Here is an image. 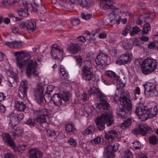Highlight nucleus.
I'll list each match as a JSON object with an SVG mask.
<instances>
[{
    "label": "nucleus",
    "mask_w": 158,
    "mask_h": 158,
    "mask_svg": "<svg viewBox=\"0 0 158 158\" xmlns=\"http://www.w3.org/2000/svg\"><path fill=\"white\" fill-rule=\"evenodd\" d=\"M52 100L55 105L59 106L61 104L62 99L60 95L57 94L54 95L52 97Z\"/></svg>",
    "instance_id": "nucleus-25"
},
{
    "label": "nucleus",
    "mask_w": 158,
    "mask_h": 158,
    "mask_svg": "<svg viewBox=\"0 0 158 158\" xmlns=\"http://www.w3.org/2000/svg\"><path fill=\"white\" fill-rule=\"evenodd\" d=\"M35 119L34 118H28L25 122V123L31 127H34L35 124Z\"/></svg>",
    "instance_id": "nucleus-42"
},
{
    "label": "nucleus",
    "mask_w": 158,
    "mask_h": 158,
    "mask_svg": "<svg viewBox=\"0 0 158 158\" xmlns=\"http://www.w3.org/2000/svg\"><path fill=\"white\" fill-rule=\"evenodd\" d=\"M43 88L40 85H37L34 89L33 95L36 102L39 104L43 101Z\"/></svg>",
    "instance_id": "nucleus-12"
},
{
    "label": "nucleus",
    "mask_w": 158,
    "mask_h": 158,
    "mask_svg": "<svg viewBox=\"0 0 158 158\" xmlns=\"http://www.w3.org/2000/svg\"><path fill=\"white\" fill-rule=\"evenodd\" d=\"M23 132V130H22V128L21 127H18L16 129L13 135L15 136H18L21 135Z\"/></svg>",
    "instance_id": "nucleus-50"
},
{
    "label": "nucleus",
    "mask_w": 158,
    "mask_h": 158,
    "mask_svg": "<svg viewBox=\"0 0 158 158\" xmlns=\"http://www.w3.org/2000/svg\"><path fill=\"white\" fill-rule=\"evenodd\" d=\"M19 27L21 28H23L24 27L26 28V21L25 22H20V23H19Z\"/></svg>",
    "instance_id": "nucleus-61"
},
{
    "label": "nucleus",
    "mask_w": 158,
    "mask_h": 158,
    "mask_svg": "<svg viewBox=\"0 0 158 158\" xmlns=\"http://www.w3.org/2000/svg\"><path fill=\"white\" fill-rule=\"evenodd\" d=\"M131 146V148L134 150L140 149L143 147L142 145L141 144L140 142L137 141H134L132 143Z\"/></svg>",
    "instance_id": "nucleus-34"
},
{
    "label": "nucleus",
    "mask_w": 158,
    "mask_h": 158,
    "mask_svg": "<svg viewBox=\"0 0 158 158\" xmlns=\"http://www.w3.org/2000/svg\"><path fill=\"white\" fill-rule=\"evenodd\" d=\"M101 141V138L99 137L98 136L94 139L92 140L91 143L93 144H97L99 143Z\"/></svg>",
    "instance_id": "nucleus-53"
},
{
    "label": "nucleus",
    "mask_w": 158,
    "mask_h": 158,
    "mask_svg": "<svg viewBox=\"0 0 158 158\" xmlns=\"http://www.w3.org/2000/svg\"><path fill=\"white\" fill-rule=\"evenodd\" d=\"M33 2L35 6H41V0H33Z\"/></svg>",
    "instance_id": "nucleus-64"
},
{
    "label": "nucleus",
    "mask_w": 158,
    "mask_h": 158,
    "mask_svg": "<svg viewBox=\"0 0 158 158\" xmlns=\"http://www.w3.org/2000/svg\"><path fill=\"white\" fill-rule=\"evenodd\" d=\"M105 75L110 77V80L113 84H118L119 81V77L115 73L111 70L106 71Z\"/></svg>",
    "instance_id": "nucleus-15"
},
{
    "label": "nucleus",
    "mask_w": 158,
    "mask_h": 158,
    "mask_svg": "<svg viewBox=\"0 0 158 158\" xmlns=\"http://www.w3.org/2000/svg\"><path fill=\"white\" fill-rule=\"evenodd\" d=\"M15 103L16 109L19 111H23L26 107V104L22 102L16 100Z\"/></svg>",
    "instance_id": "nucleus-22"
},
{
    "label": "nucleus",
    "mask_w": 158,
    "mask_h": 158,
    "mask_svg": "<svg viewBox=\"0 0 158 158\" xmlns=\"http://www.w3.org/2000/svg\"><path fill=\"white\" fill-rule=\"evenodd\" d=\"M21 112V111H20L17 114V117L19 119V122L24 117V113Z\"/></svg>",
    "instance_id": "nucleus-56"
},
{
    "label": "nucleus",
    "mask_w": 158,
    "mask_h": 158,
    "mask_svg": "<svg viewBox=\"0 0 158 158\" xmlns=\"http://www.w3.org/2000/svg\"><path fill=\"white\" fill-rule=\"evenodd\" d=\"M27 146L26 144H20L19 146L17 147L15 145L14 148H12L15 151L18 152L22 153L25 150V147Z\"/></svg>",
    "instance_id": "nucleus-33"
},
{
    "label": "nucleus",
    "mask_w": 158,
    "mask_h": 158,
    "mask_svg": "<svg viewBox=\"0 0 158 158\" xmlns=\"http://www.w3.org/2000/svg\"><path fill=\"white\" fill-rule=\"evenodd\" d=\"M70 22L71 24L74 26L78 25L80 23V21L78 19L74 18L71 19Z\"/></svg>",
    "instance_id": "nucleus-49"
},
{
    "label": "nucleus",
    "mask_w": 158,
    "mask_h": 158,
    "mask_svg": "<svg viewBox=\"0 0 158 158\" xmlns=\"http://www.w3.org/2000/svg\"><path fill=\"white\" fill-rule=\"evenodd\" d=\"M83 72H88L90 71L93 72L92 64L91 62L89 61L85 62L82 68Z\"/></svg>",
    "instance_id": "nucleus-27"
},
{
    "label": "nucleus",
    "mask_w": 158,
    "mask_h": 158,
    "mask_svg": "<svg viewBox=\"0 0 158 158\" xmlns=\"http://www.w3.org/2000/svg\"><path fill=\"white\" fill-rule=\"evenodd\" d=\"M36 27L35 23L31 19L27 20L26 21V28L28 31H33L35 30Z\"/></svg>",
    "instance_id": "nucleus-24"
},
{
    "label": "nucleus",
    "mask_w": 158,
    "mask_h": 158,
    "mask_svg": "<svg viewBox=\"0 0 158 158\" xmlns=\"http://www.w3.org/2000/svg\"><path fill=\"white\" fill-rule=\"evenodd\" d=\"M60 75L62 78L66 79L68 77L69 74L64 68H60Z\"/></svg>",
    "instance_id": "nucleus-37"
},
{
    "label": "nucleus",
    "mask_w": 158,
    "mask_h": 158,
    "mask_svg": "<svg viewBox=\"0 0 158 158\" xmlns=\"http://www.w3.org/2000/svg\"><path fill=\"white\" fill-rule=\"evenodd\" d=\"M50 54L53 59H60L62 57L63 50L57 44H54L51 46Z\"/></svg>",
    "instance_id": "nucleus-11"
},
{
    "label": "nucleus",
    "mask_w": 158,
    "mask_h": 158,
    "mask_svg": "<svg viewBox=\"0 0 158 158\" xmlns=\"http://www.w3.org/2000/svg\"><path fill=\"white\" fill-rule=\"evenodd\" d=\"M23 88V89L27 90L28 89V86L27 85V81H23L21 83V86L19 88Z\"/></svg>",
    "instance_id": "nucleus-46"
},
{
    "label": "nucleus",
    "mask_w": 158,
    "mask_h": 158,
    "mask_svg": "<svg viewBox=\"0 0 158 158\" xmlns=\"http://www.w3.org/2000/svg\"><path fill=\"white\" fill-rule=\"evenodd\" d=\"M131 119L130 118H128L120 125L121 128L123 129H126L131 125Z\"/></svg>",
    "instance_id": "nucleus-31"
},
{
    "label": "nucleus",
    "mask_w": 158,
    "mask_h": 158,
    "mask_svg": "<svg viewBox=\"0 0 158 158\" xmlns=\"http://www.w3.org/2000/svg\"><path fill=\"white\" fill-rule=\"evenodd\" d=\"M29 154L30 158H41L42 156V152L37 148L31 149Z\"/></svg>",
    "instance_id": "nucleus-17"
},
{
    "label": "nucleus",
    "mask_w": 158,
    "mask_h": 158,
    "mask_svg": "<svg viewBox=\"0 0 158 158\" xmlns=\"http://www.w3.org/2000/svg\"><path fill=\"white\" fill-rule=\"evenodd\" d=\"M132 44L133 45L136 46H140L139 40L137 39H135L133 41Z\"/></svg>",
    "instance_id": "nucleus-60"
},
{
    "label": "nucleus",
    "mask_w": 158,
    "mask_h": 158,
    "mask_svg": "<svg viewBox=\"0 0 158 158\" xmlns=\"http://www.w3.org/2000/svg\"><path fill=\"white\" fill-rule=\"evenodd\" d=\"M95 129L94 126L90 125L85 130L81 132L82 134L84 135L90 134L94 132Z\"/></svg>",
    "instance_id": "nucleus-29"
},
{
    "label": "nucleus",
    "mask_w": 158,
    "mask_h": 158,
    "mask_svg": "<svg viewBox=\"0 0 158 158\" xmlns=\"http://www.w3.org/2000/svg\"><path fill=\"white\" fill-rule=\"evenodd\" d=\"M101 1L100 6L102 9L105 10H109L113 9L112 6L113 2V0H100Z\"/></svg>",
    "instance_id": "nucleus-16"
},
{
    "label": "nucleus",
    "mask_w": 158,
    "mask_h": 158,
    "mask_svg": "<svg viewBox=\"0 0 158 158\" xmlns=\"http://www.w3.org/2000/svg\"><path fill=\"white\" fill-rule=\"evenodd\" d=\"M140 89L138 87H137L133 91L132 94V96L134 100H136L138 97V95L140 94Z\"/></svg>",
    "instance_id": "nucleus-39"
},
{
    "label": "nucleus",
    "mask_w": 158,
    "mask_h": 158,
    "mask_svg": "<svg viewBox=\"0 0 158 158\" xmlns=\"http://www.w3.org/2000/svg\"><path fill=\"white\" fill-rule=\"evenodd\" d=\"M4 157V158H15L14 155L10 153H6Z\"/></svg>",
    "instance_id": "nucleus-57"
},
{
    "label": "nucleus",
    "mask_w": 158,
    "mask_h": 158,
    "mask_svg": "<svg viewBox=\"0 0 158 158\" xmlns=\"http://www.w3.org/2000/svg\"><path fill=\"white\" fill-rule=\"evenodd\" d=\"M100 92L101 91L98 88L94 87H91L89 91V92L90 94H93L96 96V97Z\"/></svg>",
    "instance_id": "nucleus-36"
},
{
    "label": "nucleus",
    "mask_w": 158,
    "mask_h": 158,
    "mask_svg": "<svg viewBox=\"0 0 158 158\" xmlns=\"http://www.w3.org/2000/svg\"><path fill=\"white\" fill-rule=\"evenodd\" d=\"M46 127L44 128L45 130L44 131H46L47 135L49 137H51L52 136H54L55 135V131L53 129H47L46 128Z\"/></svg>",
    "instance_id": "nucleus-44"
},
{
    "label": "nucleus",
    "mask_w": 158,
    "mask_h": 158,
    "mask_svg": "<svg viewBox=\"0 0 158 158\" xmlns=\"http://www.w3.org/2000/svg\"><path fill=\"white\" fill-rule=\"evenodd\" d=\"M69 96L70 93L69 92H64L62 95L63 100L65 102H67L69 100Z\"/></svg>",
    "instance_id": "nucleus-52"
},
{
    "label": "nucleus",
    "mask_w": 158,
    "mask_h": 158,
    "mask_svg": "<svg viewBox=\"0 0 158 158\" xmlns=\"http://www.w3.org/2000/svg\"><path fill=\"white\" fill-rule=\"evenodd\" d=\"M18 81V78L17 75H13L8 79L7 84L9 87H12L14 84L17 82Z\"/></svg>",
    "instance_id": "nucleus-26"
},
{
    "label": "nucleus",
    "mask_w": 158,
    "mask_h": 158,
    "mask_svg": "<svg viewBox=\"0 0 158 158\" xmlns=\"http://www.w3.org/2000/svg\"><path fill=\"white\" fill-rule=\"evenodd\" d=\"M82 75L84 79L85 80L91 81L93 78V72H91L90 71L88 72H83Z\"/></svg>",
    "instance_id": "nucleus-30"
},
{
    "label": "nucleus",
    "mask_w": 158,
    "mask_h": 158,
    "mask_svg": "<svg viewBox=\"0 0 158 158\" xmlns=\"http://www.w3.org/2000/svg\"><path fill=\"white\" fill-rule=\"evenodd\" d=\"M37 116L35 118L36 122L40 124V126L45 128L48 126L46 121V117L48 116L49 110L46 108L38 111Z\"/></svg>",
    "instance_id": "nucleus-7"
},
{
    "label": "nucleus",
    "mask_w": 158,
    "mask_h": 158,
    "mask_svg": "<svg viewBox=\"0 0 158 158\" xmlns=\"http://www.w3.org/2000/svg\"><path fill=\"white\" fill-rule=\"evenodd\" d=\"M44 99L46 103H48L52 100V97L50 95V94L45 93L44 96Z\"/></svg>",
    "instance_id": "nucleus-43"
},
{
    "label": "nucleus",
    "mask_w": 158,
    "mask_h": 158,
    "mask_svg": "<svg viewBox=\"0 0 158 158\" xmlns=\"http://www.w3.org/2000/svg\"><path fill=\"white\" fill-rule=\"evenodd\" d=\"M15 55L17 57V64L20 69L25 66L27 64L26 74L28 77H30L32 73L34 77H37L39 72L38 70L37 63L40 61V59L36 58L34 60H30V56L27 53H23L22 51H18L15 52Z\"/></svg>",
    "instance_id": "nucleus-1"
},
{
    "label": "nucleus",
    "mask_w": 158,
    "mask_h": 158,
    "mask_svg": "<svg viewBox=\"0 0 158 158\" xmlns=\"http://www.w3.org/2000/svg\"><path fill=\"white\" fill-rule=\"evenodd\" d=\"M125 158H133V156L131 152L128 149L125 150L124 152Z\"/></svg>",
    "instance_id": "nucleus-47"
},
{
    "label": "nucleus",
    "mask_w": 158,
    "mask_h": 158,
    "mask_svg": "<svg viewBox=\"0 0 158 158\" xmlns=\"http://www.w3.org/2000/svg\"><path fill=\"white\" fill-rule=\"evenodd\" d=\"M140 31V29L137 26H135L132 28V32L130 33L131 36H133L135 34H137Z\"/></svg>",
    "instance_id": "nucleus-48"
},
{
    "label": "nucleus",
    "mask_w": 158,
    "mask_h": 158,
    "mask_svg": "<svg viewBox=\"0 0 158 158\" xmlns=\"http://www.w3.org/2000/svg\"><path fill=\"white\" fill-rule=\"evenodd\" d=\"M82 18L85 20H87L91 19L92 17V14H85L82 12L81 14Z\"/></svg>",
    "instance_id": "nucleus-45"
},
{
    "label": "nucleus",
    "mask_w": 158,
    "mask_h": 158,
    "mask_svg": "<svg viewBox=\"0 0 158 158\" xmlns=\"http://www.w3.org/2000/svg\"><path fill=\"white\" fill-rule=\"evenodd\" d=\"M5 44L11 48H17L22 46L21 42L16 40L12 42H6Z\"/></svg>",
    "instance_id": "nucleus-21"
},
{
    "label": "nucleus",
    "mask_w": 158,
    "mask_h": 158,
    "mask_svg": "<svg viewBox=\"0 0 158 158\" xmlns=\"http://www.w3.org/2000/svg\"><path fill=\"white\" fill-rule=\"evenodd\" d=\"M107 57L108 55L106 53L102 52H99L95 60L97 68L100 69H103L106 63Z\"/></svg>",
    "instance_id": "nucleus-10"
},
{
    "label": "nucleus",
    "mask_w": 158,
    "mask_h": 158,
    "mask_svg": "<svg viewBox=\"0 0 158 158\" xmlns=\"http://www.w3.org/2000/svg\"><path fill=\"white\" fill-rule=\"evenodd\" d=\"M139 39L141 40L144 42H147V41H148L149 40L148 37V36L145 35H143L141 36L140 37Z\"/></svg>",
    "instance_id": "nucleus-63"
},
{
    "label": "nucleus",
    "mask_w": 158,
    "mask_h": 158,
    "mask_svg": "<svg viewBox=\"0 0 158 158\" xmlns=\"http://www.w3.org/2000/svg\"><path fill=\"white\" fill-rule=\"evenodd\" d=\"M95 122L98 129L100 131L103 130L105 129V124L109 126L113 123L112 114L110 112L103 113L95 120Z\"/></svg>",
    "instance_id": "nucleus-4"
},
{
    "label": "nucleus",
    "mask_w": 158,
    "mask_h": 158,
    "mask_svg": "<svg viewBox=\"0 0 158 158\" xmlns=\"http://www.w3.org/2000/svg\"><path fill=\"white\" fill-rule=\"evenodd\" d=\"M9 124L12 127L18 125L19 123L17 115L15 113H11L9 115Z\"/></svg>",
    "instance_id": "nucleus-19"
},
{
    "label": "nucleus",
    "mask_w": 158,
    "mask_h": 158,
    "mask_svg": "<svg viewBox=\"0 0 158 158\" xmlns=\"http://www.w3.org/2000/svg\"><path fill=\"white\" fill-rule=\"evenodd\" d=\"M152 130V128L147 127L144 124H140L137 129H135L132 131V133L134 134L138 135L140 134L143 136L145 135L147 132H150Z\"/></svg>",
    "instance_id": "nucleus-13"
},
{
    "label": "nucleus",
    "mask_w": 158,
    "mask_h": 158,
    "mask_svg": "<svg viewBox=\"0 0 158 158\" xmlns=\"http://www.w3.org/2000/svg\"><path fill=\"white\" fill-rule=\"evenodd\" d=\"M87 99L88 98L85 92H83L82 94L81 99L83 102H85L87 100Z\"/></svg>",
    "instance_id": "nucleus-59"
},
{
    "label": "nucleus",
    "mask_w": 158,
    "mask_h": 158,
    "mask_svg": "<svg viewBox=\"0 0 158 158\" xmlns=\"http://www.w3.org/2000/svg\"><path fill=\"white\" fill-rule=\"evenodd\" d=\"M72 3H77L82 7L86 6L88 4L86 0H70Z\"/></svg>",
    "instance_id": "nucleus-32"
},
{
    "label": "nucleus",
    "mask_w": 158,
    "mask_h": 158,
    "mask_svg": "<svg viewBox=\"0 0 158 158\" xmlns=\"http://www.w3.org/2000/svg\"><path fill=\"white\" fill-rule=\"evenodd\" d=\"M143 61L141 59H136L135 60L134 63L136 66H139L140 65L142 66V64Z\"/></svg>",
    "instance_id": "nucleus-55"
},
{
    "label": "nucleus",
    "mask_w": 158,
    "mask_h": 158,
    "mask_svg": "<svg viewBox=\"0 0 158 158\" xmlns=\"http://www.w3.org/2000/svg\"><path fill=\"white\" fill-rule=\"evenodd\" d=\"M118 135L117 132L114 130L109 131L105 135V138L107 139H111L113 140Z\"/></svg>",
    "instance_id": "nucleus-23"
},
{
    "label": "nucleus",
    "mask_w": 158,
    "mask_h": 158,
    "mask_svg": "<svg viewBox=\"0 0 158 158\" xmlns=\"http://www.w3.org/2000/svg\"><path fill=\"white\" fill-rule=\"evenodd\" d=\"M150 143L152 145H155L158 142V139L156 136L154 135L150 136L149 137Z\"/></svg>",
    "instance_id": "nucleus-41"
},
{
    "label": "nucleus",
    "mask_w": 158,
    "mask_h": 158,
    "mask_svg": "<svg viewBox=\"0 0 158 158\" xmlns=\"http://www.w3.org/2000/svg\"><path fill=\"white\" fill-rule=\"evenodd\" d=\"M143 86L145 94L148 98L156 96L158 95V92L156 89V83L155 82H147Z\"/></svg>",
    "instance_id": "nucleus-6"
},
{
    "label": "nucleus",
    "mask_w": 158,
    "mask_h": 158,
    "mask_svg": "<svg viewBox=\"0 0 158 158\" xmlns=\"http://www.w3.org/2000/svg\"><path fill=\"white\" fill-rule=\"evenodd\" d=\"M54 89L52 85H48L47 88V91L48 92L47 93H51L52 92Z\"/></svg>",
    "instance_id": "nucleus-62"
},
{
    "label": "nucleus",
    "mask_w": 158,
    "mask_h": 158,
    "mask_svg": "<svg viewBox=\"0 0 158 158\" xmlns=\"http://www.w3.org/2000/svg\"><path fill=\"white\" fill-rule=\"evenodd\" d=\"M98 98H100L101 102L95 105V106L97 109H99L100 111L105 112L109 110L110 105L107 102V98L103 95L101 91L97 96Z\"/></svg>",
    "instance_id": "nucleus-8"
},
{
    "label": "nucleus",
    "mask_w": 158,
    "mask_h": 158,
    "mask_svg": "<svg viewBox=\"0 0 158 158\" xmlns=\"http://www.w3.org/2000/svg\"><path fill=\"white\" fill-rule=\"evenodd\" d=\"M151 29L150 25L149 23H146L144 25L143 28L142 29L143 33L146 35L147 34Z\"/></svg>",
    "instance_id": "nucleus-38"
},
{
    "label": "nucleus",
    "mask_w": 158,
    "mask_h": 158,
    "mask_svg": "<svg viewBox=\"0 0 158 158\" xmlns=\"http://www.w3.org/2000/svg\"><path fill=\"white\" fill-rule=\"evenodd\" d=\"M135 113L139 118L147 119L148 118H153L156 116L158 113V107L155 106L153 108H148L141 104L137 106Z\"/></svg>",
    "instance_id": "nucleus-3"
},
{
    "label": "nucleus",
    "mask_w": 158,
    "mask_h": 158,
    "mask_svg": "<svg viewBox=\"0 0 158 158\" xmlns=\"http://www.w3.org/2000/svg\"><path fill=\"white\" fill-rule=\"evenodd\" d=\"M68 142L73 147H75L77 145V143L76 139L73 138H71L68 141Z\"/></svg>",
    "instance_id": "nucleus-51"
},
{
    "label": "nucleus",
    "mask_w": 158,
    "mask_h": 158,
    "mask_svg": "<svg viewBox=\"0 0 158 158\" xmlns=\"http://www.w3.org/2000/svg\"><path fill=\"white\" fill-rule=\"evenodd\" d=\"M123 46L125 49L127 50H131L132 48L131 44L125 42L123 43Z\"/></svg>",
    "instance_id": "nucleus-54"
},
{
    "label": "nucleus",
    "mask_w": 158,
    "mask_h": 158,
    "mask_svg": "<svg viewBox=\"0 0 158 158\" xmlns=\"http://www.w3.org/2000/svg\"><path fill=\"white\" fill-rule=\"evenodd\" d=\"M68 49L70 53L71 54H76L81 50V48L78 44L73 43L69 46Z\"/></svg>",
    "instance_id": "nucleus-20"
},
{
    "label": "nucleus",
    "mask_w": 158,
    "mask_h": 158,
    "mask_svg": "<svg viewBox=\"0 0 158 158\" xmlns=\"http://www.w3.org/2000/svg\"><path fill=\"white\" fill-rule=\"evenodd\" d=\"M150 16L149 14H147L146 13H144L143 14L141 15L140 16V18L142 19L144 21H145V19H147Z\"/></svg>",
    "instance_id": "nucleus-58"
},
{
    "label": "nucleus",
    "mask_w": 158,
    "mask_h": 158,
    "mask_svg": "<svg viewBox=\"0 0 158 158\" xmlns=\"http://www.w3.org/2000/svg\"><path fill=\"white\" fill-rule=\"evenodd\" d=\"M157 64L156 60L151 57L147 58L143 61L142 64V67L143 69V73L146 75L150 74L156 69Z\"/></svg>",
    "instance_id": "nucleus-5"
},
{
    "label": "nucleus",
    "mask_w": 158,
    "mask_h": 158,
    "mask_svg": "<svg viewBox=\"0 0 158 158\" xmlns=\"http://www.w3.org/2000/svg\"><path fill=\"white\" fill-rule=\"evenodd\" d=\"M27 90L23 89V88H19L18 95L19 98L22 99L27 97Z\"/></svg>",
    "instance_id": "nucleus-35"
},
{
    "label": "nucleus",
    "mask_w": 158,
    "mask_h": 158,
    "mask_svg": "<svg viewBox=\"0 0 158 158\" xmlns=\"http://www.w3.org/2000/svg\"><path fill=\"white\" fill-rule=\"evenodd\" d=\"M3 140L7 143L11 148L15 147V144L13 141L10 135L8 133H4L2 135Z\"/></svg>",
    "instance_id": "nucleus-18"
},
{
    "label": "nucleus",
    "mask_w": 158,
    "mask_h": 158,
    "mask_svg": "<svg viewBox=\"0 0 158 158\" xmlns=\"http://www.w3.org/2000/svg\"><path fill=\"white\" fill-rule=\"evenodd\" d=\"M66 130L68 132H75L76 129L72 123L67 124L66 126Z\"/></svg>",
    "instance_id": "nucleus-40"
},
{
    "label": "nucleus",
    "mask_w": 158,
    "mask_h": 158,
    "mask_svg": "<svg viewBox=\"0 0 158 158\" xmlns=\"http://www.w3.org/2000/svg\"><path fill=\"white\" fill-rule=\"evenodd\" d=\"M16 11L18 15L20 17H26L29 15L27 9H25L20 7L17 9Z\"/></svg>",
    "instance_id": "nucleus-28"
},
{
    "label": "nucleus",
    "mask_w": 158,
    "mask_h": 158,
    "mask_svg": "<svg viewBox=\"0 0 158 158\" xmlns=\"http://www.w3.org/2000/svg\"><path fill=\"white\" fill-rule=\"evenodd\" d=\"M120 57L119 60H117L116 63L120 65H124L130 62L132 58V55L129 54L128 52H126L121 55Z\"/></svg>",
    "instance_id": "nucleus-14"
},
{
    "label": "nucleus",
    "mask_w": 158,
    "mask_h": 158,
    "mask_svg": "<svg viewBox=\"0 0 158 158\" xmlns=\"http://www.w3.org/2000/svg\"><path fill=\"white\" fill-rule=\"evenodd\" d=\"M130 97V94L127 92L121 94L119 100L122 108L116 109V113L118 117L122 118H126L128 112L131 110L132 105L129 99Z\"/></svg>",
    "instance_id": "nucleus-2"
},
{
    "label": "nucleus",
    "mask_w": 158,
    "mask_h": 158,
    "mask_svg": "<svg viewBox=\"0 0 158 158\" xmlns=\"http://www.w3.org/2000/svg\"><path fill=\"white\" fill-rule=\"evenodd\" d=\"M119 144L116 143L113 146H106L104 149L103 156L105 158H114V152L118 149Z\"/></svg>",
    "instance_id": "nucleus-9"
}]
</instances>
